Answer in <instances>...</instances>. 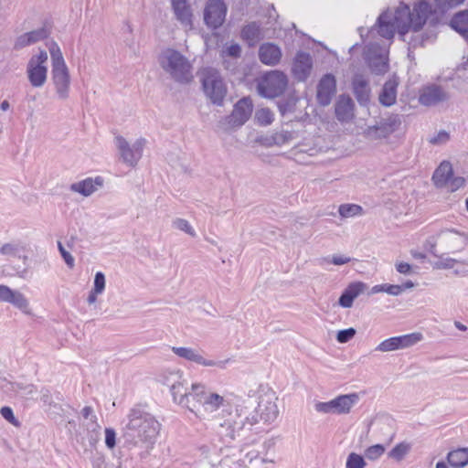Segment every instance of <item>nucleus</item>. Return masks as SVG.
Masks as SVG:
<instances>
[{"mask_svg":"<svg viewBox=\"0 0 468 468\" xmlns=\"http://www.w3.org/2000/svg\"><path fill=\"white\" fill-rule=\"evenodd\" d=\"M276 400L273 392H266L259 397L258 406L250 412L242 406H238L234 410L224 408L215 417L212 429L220 441L229 444L260 422L267 425L272 423L279 416Z\"/></svg>","mask_w":468,"mask_h":468,"instance_id":"obj_1","label":"nucleus"},{"mask_svg":"<svg viewBox=\"0 0 468 468\" xmlns=\"http://www.w3.org/2000/svg\"><path fill=\"white\" fill-rule=\"evenodd\" d=\"M431 5L425 0L417 3L412 11L408 5L400 4L394 12L382 13L378 18V33L386 39L393 38L395 32L404 36L410 29L417 32L426 23Z\"/></svg>","mask_w":468,"mask_h":468,"instance_id":"obj_2","label":"nucleus"},{"mask_svg":"<svg viewBox=\"0 0 468 468\" xmlns=\"http://www.w3.org/2000/svg\"><path fill=\"white\" fill-rule=\"evenodd\" d=\"M128 422L123 430L126 443L136 446L140 443H153L156 438L160 424L150 413L133 409L127 416Z\"/></svg>","mask_w":468,"mask_h":468,"instance_id":"obj_3","label":"nucleus"},{"mask_svg":"<svg viewBox=\"0 0 468 468\" xmlns=\"http://www.w3.org/2000/svg\"><path fill=\"white\" fill-rule=\"evenodd\" d=\"M158 61L164 71L175 81L188 83L193 80V66L181 52L166 48L159 55Z\"/></svg>","mask_w":468,"mask_h":468,"instance_id":"obj_4","label":"nucleus"},{"mask_svg":"<svg viewBox=\"0 0 468 468\" xmlns=\"http://www.w3.org/2000/svg\"><path fill=\"white\" fill-rule=\"evenodd\" d=\"M161 378L162 383L169 388L174 402L194 411L196 402L193 393L197 383H192L189 386L187 379L180 370H166Z\"/></svg>","mask_w":468,"mask_h":468,"instance_id":"obj_5","label":"nucleus"},{"mask_svg":"<svg viewBox=\"0 0 468 468\" xmlns=\"http://www.w3.org/2000/svg\"><path fill=\"white\" fill-rule=\"evenodd\" d=\"M51 57V80L55 86L58 98L66 100L69 95L70 75L62 52L57 43L49 47Z\"/></svg>","mask_w":468,"mask_h":468,"instance_id":"obj_6","label":"nucleus"},{"mask_svg":"<svg viewBox=\"0 0 468 468\" xmlns=\"http://www.w3.org/2000/svg\"><path fill=\"white\" fill-rule=\"evenodd\" d=\"M201 82L205 94L214 104L222 105L227 94L226 84L219 73L214 68L207 67L201 70Z\"/></svg>","mask_w":468,"mask_h":468,"instance_id":"obj_7","label":"nucleus"},{"mask_svg":"<svg viewBox=\"0 0 468 468\" xmlns=\"http://www.w3.org/2000/svg\"><path fill=\"white\" fill-rule=\"evenodd\" d=\"M358 400L356 393L339 395L326 402H315L314 410L323 414L345 415L351 411Z\"/></svg>","mask_w":468,"mask_h":468,"instance_id":"obj_8","label":"nucleus"},{"mask_svg":"<svg viewBox=\"0 0 468 468\" xmlns=\"http://www.w3.org/2000/svg\"><path fill=\"white\" fill-rule=\"evenodd\" d=\"M287 76L279 70L266 73L258 83L259 93L265 98H275L282 95L287 87Z\"/></svg>","mask_w":468,"mask_h":468,"instance_id":"obj_9","label":"nucleus"},{"mask_svg":"<svg viewBox=\"0 0 468 468\" xmlns=\"http://www.w3.org/2000/svg\"><path fill=\"white\" fill-rule=\"evenodd\" d=\"M193 398L196 402V408L200 406L206 413H214L225 406L224 397L213 392L200 383L195 385Z\"/></svg>","mask_w":468,"mask_h":468,"instance_id":"obj_10","label":"nucleus"},{"mask_svg":"<svg viewBox=\"0 0 468 468\" xmlns=\"http://www.w3.org/2000/svg\"><path fill=\"white\" fill-rule=\"evenodd\" d=\"M47 61L48 53L45 50H40L27 63V78L30 84L35 88H41L46 83L48 75Z\"/></svg>","mask_w":468,"mask_h":468,"instance_id":"obj_11","label":"nucleus"},{"mask_svg":"<svg viewBox=\"0 0 468 468\" xmlns=\"http://www.w3.org/2000/svg\"><path fill=\"white\" fill-rule=\"evenodd\" d=\"M145 139L139 138L132 145L121 135L115 137V144L123 163L135 166L143 155Z\"/></svg>","mask_w":468,"mask_h":468,"instance_id":"obj_12","label":"nucleus"},{"mask_svg":"<svg viewBox=\"0 0 468 468\" xmlns=\"http://www.w3.org/2000/svg\"><path fill=\"white\" fill-rule=\"evenodd\" d=\"M400 124L401 121L398 115H390L381 119L375 125L368 126L364 134L369 140L386 139L399 130Z\"/></svg>","mask_w":468,"mask_h":468,"instance_id":"obj_13","label":"nucleus"},{"mask_svg":"<svg viewBox=\"0 0 468 468\" xmlns=\"http://www.w3.org/2000/svg\"><path fill=\"white\" fill-rule=\"evenodd\" d=\"M423 338L421 333H411L399 336H393L380 342L376 347L378 352H391L411 347L420 342Z\"/></svg>","mask_w":468,"mask_h":468,"instance_id":"obj_14","label":"nucleus"},{"mask_svg":"<svg viewBox=\"0 0 468 468\" xmlns=\"http://www.w3.org/2000/svg\"><path fill=\"white\" fill-rule=\"evenodd\" d=\"M172 351L177 356L186 359L190 362L197 363V365L204 367H218L219 368H225L229 359L215 361L212 359L205 358L201 352L197 349L184 346H173Z\"/></svg>","mask_w":468,"mask_h":468,"instance_id":"obj_15","label":"nucleus"},{"mask_svg":"<svg viewBox=\"0 0 468 468\" xmlns=\"http://www.w3.org/2000/svg\"><path fill=\"white\" fill-rule=\"evenodd\" d=\"M227 6L223 0H210L204 10V21L213 29L218 28L225 21Z\"/></svg>","mask_w":468,"mask_h":468,"instance_id":"obj_16","label":"nucleus"},{"mask_svg":"<svg viewBox=\"0 0 468 468\" xmlns=\"http://www.w3.org/2000/svg\"><path fill=\"white\" fill-rule=\"evenodd\" d=\"M200 454L203 456V459L198 463V468H231L230 463L235 464L236 462L232 461L229 457L226 456L220 461H218V450L214 447L211 452L209 447L207 445H203L199 448Z\"/></svg>","mask_w":468,"mask_h":468,"instance_id":"obj_17","label":"nucleus"},{"mask_svg":"<svg viewBox=\"0 0 468 468\" xmlns=\"http://www.w3.org/2000/svg\"><path fill=\"white\" fill-rule=\"evenodd\" d=\"M449 98L450 94L443 87L437 84H430L420 90L419 101L424 106H434L447 101Z\"/></svg>","mask_w":468,"mask_h":468,"instance_id":"obj_18","label":"nucleus"},{"mask_svg":"<svg viewBox=\"0 0 468 468\" xmlns=\"http://www.w3.org/2000/svg\"><path fill=\"white\" fill-rule=\"evenodd\" d=\"M251 113L252 101L250 98L244 97L234 105L231 114L227 117V122L231 127H240L249 120Z\"/></svg>","mask_w":468,"mask_h":468,"instance_id":"obj_19","label":"nucleus"},{"mask_svg":"<svg viewBox=\"0 0 468 468\" xmlns=\"http://www.w3.org/2000/svg\"><path fill=\"white\" fill-rule=\"evenodd\" d=\"M336 91V81L332 74L324 75L317 85V101L323 106L331 103L332 98Z\"/></svg>","mask_w":468,"mask_h":468,"instance_id":"obj_20","label":"nucleus"},{"mask_svg":"<svg viewBox=\"0 0 468 468\" xmlns=\"http://www.w3.org/2000/svg\"><path fill=\"white\" fill-rule=\"evenodd\" d=\"M313 68V58L306 52H298L293 59L292 71L296 80L304 81L310 75Z\"/></svg>","mask_w":468,"mask_h":468,"instance_id":"obj_21","label":"nucleus"},{"mask_svg":"<svg viewBox=\"0 0 468 468\" xmlns=\"http://www.w3.org/2000/svg\"><path fill=\"white\" fill-rule=\"evenodd\" d=\"M368 290L367 283L355 282L348 284L338 300V304L343 308H351L354 300L360 294L366 293Z\"/></svg>","mask_w":468,"mask_h":468,"instance_id":"obj_22","label":"nucleus"},{"mask_svg":"<svg viewBox=\"0 0 468 468\" xmlns=\"http://www.w3.org/2000/svg\"><path fill=\"white\" fill-rule=\"evenodd\" d=\"M48 30L44 27L24 33L16 38L14 48L22 49L26 47L32 46L48 38Z\"/></svg>","mask_w":468,"mask_h":468,"instance_id":"obj_23","label":"nucleus"},{"mask_svg":"<svg viewBox=\"0 0 468 468\" xmlns=\"http://www.w3.org/2000/svg\"><path fill=\"white\" fill-rule=\"evenodd\" d=\"M355 97L360 105H367L370 101L368 79L363 74H355L352 81Z\"/></svg>","mask_w":468,"mask_h":468,"instance_id":"obj_24","label":"nucleus"},{"mask_svg":"<svg viewBox=\"0 0 468 468\" xmlns=\"http://www.w3.org/2000/svg\"><path fill=\"white\" fill-rule=\"evenodd\" d=\"M0 302L11 303L23 311H26L29 305L27 299L20 292L14 291L4 284H0Z\"/></svg>","mask_w":468,"mask_h":468,"instance_id":"obj_25","label":"nucleus"},{"mask_svg":"<svg viewBox=\"0 0 468 468\" xmlns=\"http://www.w3.org/2000/svg\"><path fill=\"white\" fill-rule=\"evenodd\" d=\"M103 185V179L101 176L95 178L88 177L84 180L70 185V190L79 193L84 197H89L97 191Z\"/></svg>","mask_w":468,"mask_h":468,"instance_id":"obj_26","label":"nucleus"},{"mask_svg":"<svg viewBox=\"0 0 468 468\" xmlns=\"http://www.w3.org/2000/svg\"><path fill=\"white\" fill-rule=\"evenodd\" d=\"M260 60L269 66L278 64L282 58L280 48L271 43L262 44L259 50Z\"/></svg>","mask_w":468,"mask_h":468,"instance_id":"obj_27","label":"nucleus"},{"mask_svg":"<svg viewBox=\"0 0 468 468\" xmlns=\"http://www.w3.org/2000/svg\"><path fill=\"white\" fill-rule=\"evenodd\" d=\"M335 116L340 122H348L354 117V102L347 95H341L335 103Z\"/></svg>","mask_w":468,"mask_h":468,"instance_id":"obj_28","label":"nucleus"},{"mask_svg":"<svg viewBox=\"0 0 468 468\" xmlns=\"http://www.w3.org/2000/svg\"><path fill=\"white\" fill-rule=\"evenodd\" d=\"M172 7L176 19L180 22L182 27L190 30L193 28L192 12L187 0L179 3L172 4Z\"/></svg>","mask_w":468,"mask_h":468,"instance_id":"obj_29","label":"nucleus"},{"mask_svg":"<svg viewBox=\"0 0 468 468\" xmlns=\"http://www.w3.org/2000/svg\"><path fill=\"white\" fill-rule=\"evenodd\" d=\"M452 176V167L450 162L443 161L435 170L432 180L437 187H443L448 185Z\"/></svg>","mask_w":468,"mask_h":468,"instance_id":"obj_30","label":"nucleus"},{"mask_svg":"<svg viewBox=\"0 0 468 468\" xmlns=\"http://www.w3.org/2000/svg\"><path fill=\"white\" fill-rule=\"evenodd\" d=\"M398 82L389 80L385 82L379 94V102L384 106H391L396 102Z\"/></svg>","mask_w":468,"mask_h":468,"instance_id":"obj_31","label":"nucleus"},{"mask_svg":"<svg viewBox=\"0 0 468 468\" xmlns=\"http://www.w3.org/2000/svg\"><path fill=\"white\" fill-rule=\"evenodd\" d=\"M450 25L468 43V10H463L455 14L452 18Z\"/></svg>","mask_w":468,"mask_h":468,"instance_id":"obj_32","label":"nucleus"},{"mask_svg":"<svg viewBox=\"0 0 468 468\" xmlns=\"http://www.w3.org/2000/svg\"><path fill=\"white\" fill-rule=\"evenodd\" d=\"M448 463L454 468H463L468 464V448L452 451L447 455Z\"/></svg>","mask_w":468,"mask_h":468,"instance_id":"obj_33","label":"nucleus"},{"mask_svg":"<svg viewBox=\"0 0 468 468\" xmlns=\"http://www.w3.org/2000/svg\"><path fill=\"white\" fill-rule=\"evenodd\" d=\"M378 292H387L389 295L398 296L403 292V288L399 284H378L367 290V295H373Z\"/></svg>","mask_w":468,"mask_h":468,"instance_id":"obj_34","label":"nucleus"},{"mask_svg":"<svg viewBox=\"0 0 468 468\" xmlns=\"http://www.w3.org/2000/svg\"><path fill=\"white\" fill-rule=\"evenodd\" d=\"M367 63L371 71L377 75L385 73L388 69L387 58L383 55L368 56Z\"/></svg>","mask_w":468,"mask_h":468,"instance_id":"obj_35","label":"nucleus"},{"mask_svg":"<svg viewBox=\"0 0 468 468\" xmlns=\"http://www.w3.org/2000/svg\"><path fill=\"white\" fill-rule=\"evenodd\" d=\"M242 37L249 42L250 45H253L260 40L261 28L260 26L253 22L243 27L241 31Z\"/></svg>","mask_w":468,"mask_h":468,"instance_id":"obj_36","label":"nucleus"},{"mask_svg":"<svg viewBox=\"0 0 468 468\" xmlns=\"http://www.w3.org/2000/svg\"><path fill=\"white\" fill-rule=\"evenodd\" d=\"M338 213L342 218H348L362 216L364 209L356 204H342L338 207Z\"/></svg>","mask_w":468,"mask_h":468,"instance_id":"obj_37","label":"nucleus"},{"mask_svg":"<svg viewBox=\"0 0 468 468\" xmlns=\"http://www.w3.org/2000/svg\"><path fill=\"white\" fill-rule=\"evenodd\" d=\"M0 252L11 257L13 260H21L24 247L16 243H6L1 247ZM23 261H27V258L23 257Z\"/></svg>","mask_w":468,"mask_h":468,"instance_id":"obj_38","label":"nucleus"},{"mask_svg":"<svg viewBox=\"0 0 468 468\" xmlns=\"http://www.w3.org/2000/svg\"><path fill=\"white\" fill-rule=\"evenodd\" d=\"M410 445L407 442L397 444L389 452L388 456L396 461H401L410 452Z\"/></svg>","mask_w":468,"mask_h":468,"instance_id":"obj_39","label":"nucleus"},{"mask_svg":"<svg viewBox=\"0 0 468 468\" xmlns=\"http://www.w3.org/2000/svg\"><path fill=\"white\" fill-rule=\"evenodd\" d=\"M255 118L261 125H269L274 120L273 112L268 108H261L255 113Z\"/></svg>","mask_w":468,"mask_h":468,"instance_id":"obj_40","label":"nucleus"},{"mask_svg":"<svg viewBox=\"0 0 468 468\" xmlns=\"http://www.w3.org/2000/svg\"><path fill=\"white\" fill-rule=\"evenodd\" d=\"M14 388L19 396L26 399H32L37 393L36 387L31 384L24 385L16 383Z\"/></svg>","mask_w":468,"mask_h":468,"instance_id":"obj_41","label":"nucleus"},{"mask_svg":"<svg viewBox=\"0 0 468 468\" xmlns=\"http://www.w3.org/2000/svg\"><path fill=\"white\" fill-rule=\"evenodd\" d=\"M460 233L453 229H441L436 236H432L428 239V244L431 247H433L437 239L447 240L454 235H459Z\"/></svg>","mask_w":468,"mask_h":468,"instance_id":"obj_42","label":"nucleus"},{"mask_svg":"<svg viewBox=\"0 0 468 468\" xmlns=\"http://www.w3.org/2000/svg\"><path fill=\"white\" fill-rule=\"evenodd\" d=\"M366 464L367 463L361 455H359L356 452H351L347 456L346 467V468H365Z\"/></svg>","mask_w":468,"mask_h":468,"instance_id":"obj_43","label":"nucleus"},{"mask_svg":"<svg viewBox=\"0 0 468 468\" xmlns=\"http://www.w3.org/2000/svg\"><path fill=\"white\" fill-rule=\"evenodd\" d=\"M173 227L186 232V234L190 235L191 237L196 236V231L193 229V227L190 225V223L184 219V218H176L173 221Z\"/></svg>","mask_w":468,"mask_h":468,"instance_id":"obj_44","label":"nucleus"},{"mask_svg":"<svg viewBox=\"0 0 468 468\" xmlns=\"http://www.w3.org/2000/svg\"><path fill=\"white\" fill-rule=\"evenodd\" d=\"M272 141L277 145H282L292 140L293 136L291 132L280 131L276 132L271 136Z\"/></svg>","mask_w":468,"mask_h":468,"instance_id":"obj_45","label":"nucleus"},{"mask_svg":"<svg viewBox=\"0 0 468 468\" xmlns=\"http://www.w3.org/2000/svg\"><path fill=\"white\" fill-rule=\"evenodd\" d=\"M385 452V448L381 444H375L368 447L366 450L365 455L369 460H377Z\"/></svg>","mask_w":468,"mask_h":468,"instance_id":"obj_46","label":"nucleus"},{"mask_svg":"<svg viewBox=\"0 0 468 468\" xmlns=\"http://www.w3.org/2000/svg\"><path fill=\"white\" fill-rule=\"evenodd\" d=\"M105 289V276L102 272L98 271L95 274L93 288L94 293H102Z\"/></svg>","mask_w":468,"mask_h":468,"instance_id":"obj_47","label":"nucleus"},{"mask_svg":"<svg viewBox=\"0 0 468 468\" xmlns=\"http://www.w3.org/2000/svg\"><path fill=\"white\" fill-rule=\"evenodd\" d=\"M439 268L451 270L456 276H468V265H438Z\"/></svg>","mask_w":468,"mask_h":468,"instance_id":"obj_48","label":"nucleus"},{"mask_svg":"<svg viewBox=\"0 0 468 468\" xmlns=\"http://www.w3.org/2000/svg\"><path fill=\"white\" fill-rule=\"evenodd\" d=\"M355 335H356V330L352 327L344 329V330H340L337 333L336 340L342 344L347 343L355 336Z\"/></svg>","mask_w":468,"mask_h":468,"instance_id":"obj_49","label":"nucleus"},{"mask_svg":"<svg viewBox=\"0 0 468 468\" xmlns=\"http://www.w3.org/2000/svg\"><path fill=\"white\" fill-rule=\"evenodd\" d=\"M450 139V135L445 131H440L436 135L431 137L429 142L434 145H441L446 144Z\"/></svg>","mask_w":468,"mask_h":468,"instance_id":"obj_50","label":"nucleus"},{"mask_svg":"<svg viewBox=\"0 0 468 468\" xmlns=\"http://www.w3.org/2000/svg\"><path fill=\"white\" fill-rule=\"evenodd\" d=\"M105 444L109 449H113L116 445V432L112 428L105 429Z\"/></svg>","mask_w":468,"mask_h":468,"instance_id":"obj_51","label":"nucleus"},{"mask_svg":"<svg viewBox=\"0 0 468 468\" xmlns=\"http://www.w3.org/2000/svg\"><path fill=\"white\" fill-rule=\"evenodd\" d=\"M224 56L232 58H239L241 53V48L239 44H231L222 51Z\"/></svg>","mask_w":468,"mask_h":468,"instance_id":"obj_52","label":"nucleus"},{"mask_svg":"<svg viewBox=\"0 0 468 468\" xmlns=\"http://www.w3.org/2000/svg\"><path fill=\"white\" fill-rule=\"evenodd\" d=\"M32 276V271L27 265H16V277L28 279Z\"/></svg>","mask_w":468,"mask_h":468,"instance_id":"obj_53","label":"nucleus"},{"mask_svg":"<svg viewBox=\"0 0 468 468\" xmlns=\"http://www.w3.org/2000/svg\"><path fill=\"white\" fill-rule=\"evenodd\" d=\"M83 425L91 432H97L100 429V425L97 423V418L95 415L91 416L89 420H84Z\"/></svg>","mask_w":468,"mask_h":468,"instance_id":"obj_54","label":"nucleus"},{"mask_svg":"<svg viewBox=\"0 0 468 468\" xmlns=\"http://www.w3.org/2000/svg\"><path fill=\"white\" fill-rule=\"evenodd\" d=\"M464 185V179L463 177H451L448 182V186L451 191H456Z\"/></svg>","mask_w":468,"mask_h":468,"instance_id":"obj_55","label":"nucleus"},{"mask_svg":"<svg viewBox=\"0 0 468 468\" xmlns=\"http://www.w3.org/2000/svg\"><path fill=\"white\" fill-rule=\"evenodd\" d=\"M418 269V265H397V271L399 273L410 275L412 273H416Z\"/></svg>","mask_w":468,"mask_h":468,"instance_id":"obj_56","label":"nucleus"},{"mask_svg":"<svg viewBox=\"0 0 468 468\" xmlns=\"http://www.w3.org/2000/svg\"><path fill=\"white\" fill-rule=\"evenodd\" d=\"M0 412L4 419H5L6 420H8L11 423H15L16 419L14 417V413H13V410L11 408L3 407L0 410Z\"/></svg>","mask_w":468,"mask_h":468,"instance_id":"obj_57","label":"nucleus"},{"mask_svg":"<svg viewBox=\"0 0 468 468\" xmlns=\"http://www.w3.org/2000/svg\"><path fill=\"white\" fill-rule=\"evenodd\" d=\"M2 273L6 277H16V265H2Z\"/></svg>","mask_w":468,"mask_h":468,"instance_id":"obj_58","label":"nucleus"},{"mask_svg":"<svg viewBox=\"0 0 468 468\" xmlns=\"http://www.w3.org/2000/svg\"><path fill=\"white\" fill-rule=\"evenodd\" d=\"M58 247L66 263H72L74 261L72 256L64 249L60 241L58 242Z\"/></svg>","mask_w":468,"mask_h":468,"instance_id":"obj_59","label":"nucleus"},{"mask_svg":"<svg viewBox=\"0 0 468 468\" xmlns=\"http://www.w3.org/2000/svg\"><path fill=\"white\" fill-rule=\"evenodd\" d=\"M351 261L349 257L345 255H334L331 260V263H348Z\"/></svg>","mask_w":468,"mask_h":468,"instance_id":"obj_60","label":"nucleus"},{"mask_svg":"<svg viewBox=\"0 0 468 468\" xmlns=\"http://www.w3.org/2000/svg\"><path fill=\"white\" fill-rule=\"evenodd\" d=\"M411 254L414 260L416 261H431L430 258H428V255L426 253L418 251V250H411Z\"/></svg>","mask_w":468,"mask_h":468,"instance_id":"obj_61","label":"nucleus"},{"mask_svg":"<svg viewBox=\"0 0 468 468\" xmlns=\"http://www.w3.org/2000/svg\"><path fill=\"white\" fill-rule=\"evenodd\" d=\"M81 415L84 420H89L91 416H93V410L91 407L86 406L81 410Z\"/></svg>","mask_w":468,"mask_h":468,"instance_id":"obj_62","label":"nucleus"},{"mask_svg":"<svg viewBox=\"0 0 468 468\" xmlns=\"http://www.w3.org/2000/svg\"><path fill=\"white\" fill-rule=\"evenodd\" d=\"M100 293H94V291L91 290L88 298H87V302L90 305L96 303L97 301V296L99 295Z\"/></svg>","mask_w":468,"mask_h":468,"instance_id":"obj_63","label":"nucleus"},{"mask_svg":"<svg viewBox=\"0 0 468 468\" xmlns=\"http://www.w3.org/2000/svg\"><path fill=\"white\" fill-rule=\"evenodd\" d=\"M41 400H42L45 404H50V403H51L50 399H49L48 390V389H46V390H43V391H42Z\"/></svg>","mask_w":468,"mask_h":468,"instance_id":"obj_64","label":"nucleus"}]
</instances>
